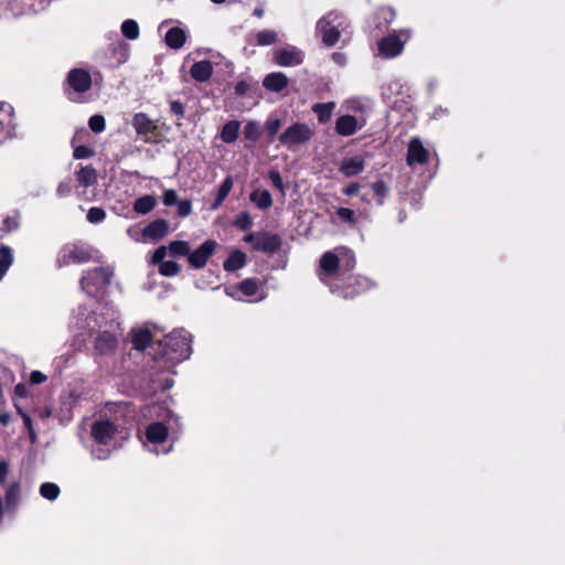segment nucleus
<instances>
[{
    "label": "nucleus",
    "instance_id": "1",
    "mask_svg": "<svg viewBox=\"0 0 565 565\" xmlns=\"http://www.w3.org/2000/svg\"><path fill=\"white\" fill-rule=\"evenodd\" d=\"M373 287L374 282L371 279L360 275L344 276V273L341 274V277L339 276L329 284V289L332 294L347 300L354 299Z\"/></svg>",
    "mask_w": 565,
    "mask_h": 565
},
{
    "label": "nucleus",
    "instance_id": "2",
    "mask_svg": "<svg viewBox=\"0 0 565 565\" xmlns=\"http://www.w3.org/2000/svg\"><path fill=\"white\" fill-rule=\"evenodd\" d=\"M313 136L312 129L305 122H294L278 137L279 143L292 149L307 143Z\"/></svg>",
    "mask_w": 565,
    "mask_h": 565
},
{
    "label": "nucleus",
    "instance_id": "3",
    "mask_svg": "<svg viewBox=\"0 0 565 565\" xmlns=\"http://www.w3.org/2000/svg\"><path fill=\"white\" fill-rule=\"evenodd\" d=\"M245 242L249 243L253 249L267 254L276 253L282 245L281 237L278 234H273L269 232H257L248 234L245 237Z\"/></svg>",
    "mask_w": 565,
    "mask_h": 565
},
{
    "label": "nucleus",
    "instance_id": "4",
    "mask_svg": "<svg viewBox=\"0 0 565 565\" xmlns=\"http://www.w3.org/2000/svg\"><path fill=\"white\" fill-rule=\"evenodd\" d=\"M110 268L99 267L88 271L81 280V286L88 295H93L98 289L109 285L113 277Z\"/></svg>",
    "mask_w": 565,
    "mask_h": 565
},
{
    "label": "nucleus",
    "instance_id": "5",
    "mask_svg": "<svg viewBox=\"0 0 565 565\" xmlns=\"http://www.w3.org/2000/svg\"><path fill=\"white\" fill-rule=\"evenodd\" d=\"M341 269V259L333 252H326L322 254L319 262V278L320 280L329 287V284L333 281L339 276Z\"/></svg>",
    "mask_w": 565,
    "mask_h": 565
},
{
    "label": "nucleus",
    "instance_id": "6",
    "mask_svg": "<svg viewBox=\"0 0 565 565\" xmlns=\"http://www.w3.org/2000/svg\"><path fill=\"white\" fill-rule=\"evenodd\" d=\"M305 54L296 46L279 49L274 54V62L280 66H297L302 64Z\"/></svg>",
    "mask_w": 565,
    "mask_h": 565
},
{
    "label": "nucleus",
    "instance_id": "7",
    "mask_svg": "<svg viewBox=\"0 0 565 565\" xmlns=\"http://www.w3.org/2000/svg\"><path fill=\"white\" fill-rule=\"evenodd\" d=\"M67 85L76 93H86L92 87V76L84 68H73L66 77Z\"/></svg>",
    "mask_w": 565,
    "mask_h": 565
},
{
    "label": "nucleus",
    "instance_id": "8",
    "mask_svg": "<svg viewBox=\"0 0 565 565\" xmlns=\"http://www.w3.org/2000/svg\"><path fill=\"white\" fill-rule=\"evenodd\" d=\"M396 12L393 8L382 6L379 7L370 17V26L379 32H384L394 21Z\"/></svg>",
    "mask_w": 565,
    "mask_h": 565
},
{
    "label": "nucleus",
    "instance_id": "9",
    "mask_svg": "<svg viewBox=\"0 0 565 565\" xmlns=\"http://www.w3.org/2000/svg\"><path fill=\"white\" fill-rule=\"evenodd\" d=\"M405 42L394 32L384 36L377 43L380 55L386 58H393L403 52Z\"/></svg>",
    "mask_w": 565,
    "mask_h": 565
},
{
    "label": "nucleus",
    "instance_id": "10",
    "mask_svg": "<svg viewBox=\"0 0 565 565\" xmlns=\"http://www.w3.org/2000/svg\"><path fill=\"white\" fill-rule=\"evenodd\" d=\"M332 15V13H328L327 15L322 17L317 23V31L321 35L322 43L329 47L335 45L340 39V31L335 26L331 25Z\"/></svg>",
    "mask_w": 565,
    "mask_h": 565
},
{
    "label": "nucleus",
    "instance_id": "11",
    "mask_svg": "<svg viewBox=\"0 0 565 565\" xmlns=\"http://www.w3.org/2000/svg\"><path fill=\"white\" fill-rule=\"evenodd\" d=\"M429 152L419 138H412L407 147L406 161L408 166L425 164L428 162Z\"/></svg>",
    "mask_w": 565,
    "mask_h": 565
},
{
    "label": "nucleus",
    "instance_id": "12",
    "mask_svg": "<svg viewBox=\"0 0 565 565\" xmlns=\"http://www.w3.org/2000/svg\"><path fill=\"white\" fill-rule=\"evenodd\" d=\"M363 127L355 116L341 115L335 120L334 130L339 136L350 137Z\"/></svg>",
    "mask_w": 565,
    "mask_h": 565
},
{
    "label": "nucleus",
    "instance_id": "13",
    "mask_svg": "<svg viewBox=\"0 0 565 565\" xmlns=\"http://www.w3.org/2000/svg\"><path fill=\"white\" fill-rule=\"evenodd\" d=\"M365 169V160L362 156H354L344 158L340 166L339 171L345 178H352L361 174Z\"/></svg>",
    "mask_w": 565,
    "mask_h": 565
},
{
    "label": "nucleus",
    "instance_id": "14",
    "mask_svg": "<svg viewBox=\"0 0 565 565\" xmlns=\"http://www.w3.org/2000/svg\"><path fill=\"white\" fill-rule=\"evenodd\" d=\"M118 340L117 338L108 332H100L95 339V350L100 355L113 354L117 349Z\"/></svg>",
    "mask_w": 565,
    "mask_h": 565
},
{
    "label": "nucleus",
    "instance_id": "15",
    "mask_svg": "<svg viewBox=\"0 0 565 565\" xmlns=\"http://www.w3.org/2000/svg\"><path fill=\"white\" fill-rule=\"evenodd\" d=\"M212 255V241H205L198 249L188 255L189 264L194 268H202Z\"/></svg>",
    "mask_w": 565,
    "mask_h": 565
},
{
    "label": "nucleus",
    "instance_id": "16",
    "mask_svg": "<svg viewBox=\"0 0 565 565\" xmlns=\"http://www.w3.org/2000/svg\"><path fill=\"white\" fill-rule=\"evenodd\" d=\"M115 428L109 420L96 422L92 427V436L99 444H107L114 436Z\"/></svg>",
    "mask_w": 565,
    "mask_h": 565
},
{
    "label": "nucleus",
    "instance_id": "17",
    "mask_svg": "<svg viewBox=\"0 0 565 565\" xmlns=\"http://www.w3.org/2000/svg\"><path fill=\"white\" fill-rule=\"evenodd\" d=\"M288 77L280 72L269 73L263 81V86L274 93H280L288 86Z\"/></svg>",
    "mask_w": 565,
    "mask_h": 565
},
{
    "label": "nucleus",
    "instance_id": "18",
    "mask_svg": "<svg viewBox=\"0 0 565 565\" xmlns=\"http://www.w3.org/2000/svg\"><path fill=\"white\" fill-rule=\"evenodd\" d=\"M169 232V224L167 221L159 218L150 224H148L143 231L142 235L147 238L159 241L163 238Z\"/></svg>",
    "mask_w": 565,
    "mask_h": 565
},
{
    "label": "nucleus",
    "instance_id": "19",
    "mask_svg": "<svg viewBox=\"0 0 565 565\" xmlns=\"http://www.w3.org/2000/svg\"><path fill=\"white\" fill-rule=\"evenodd\" d=\"M246 254L239 249H234L223 264V268L227 273L236 271L246 265Z\"/></svg>",
    "mask_w": 565,
    "mask_h": 565
},
{
    "label": "nucleus",
    "instance_id": "20",
    "mask_svg": "<svg viewBox=\"0 0 565 565\" xmlns=\"http://www.w3.org/2000/svg\"><path fill=\"white\" fill-rule=\"evenodd\" d=\"M164 40L169 47L179 50L184 45L186 35L184 30L173 26L167 32Z\"/></svg>",
    "mask_w": 565,
    "mask_h": 565
},
{
    "label": "nucleus",
    "instance_id": "21",
    "mask_svg": "<svg viewBox=\"0 0 565 565\" xmlns=\"http://www.w3.org/2000/svg\"><path fill=\"white\" fill-rule=\"evenodd\" d=\"M132 125L138 135H148L156 130V125L143 113H138L134 116Z\"/></svg>",
    "mask_w": 565,
    "mask_h": 565
},
{
    "label": "nucleus",
    "instance_id": "22",
    "mask_svg": "<svg viewBox=\"0 0 565 565\" xmlns=\"http://www.w3.org/2000/svg\"><path fill=\"white\" fill-rule=\"evenodd\" d=\"M239 129L241 122L238 120H230L222 127L220 138L225 143H232L237 140Z\"/></svg>",
    "mask_w": 565,
    "mask_h": 565
},
{
    "label": "nucleus",
    "instance_id": "23",
    "mask_svg": "<svg viewBox=\"0 0 565 565\" xmlns=\"http://www.w3.org/2000/svg\"><path fill=\"white\" fill-rule=\"evenodd\" d=\"M131 342L136 350H145L151 342L152 335L148 329H134L131 332Z\"/></svg>",
    "mask_w": 565,
    "mask_h": 565
},
{
    "label": "nucleus",
    "instance_id": "24",
    "mask_svg": "<svg viewBox=\"0 0 565 565\" xmlns=\"http://www.w3.org/2000/svg\"><path fill=\"white\" fill-rule=\"evenodd\" d=\"M190 74L198 82L207 81L212 74V66L209 61L196 62L192 65Z\"/></svg>",
    "mask_w": 565,
    "mask_h": 565
},
{
    "label": "nucleus",
    "instance_id": "25",
    "mask_svg": "<svg viewBox=\"0 0 565 565\" xmlns=\"http://www.w3.org/2000/svg\"><path fill=\"white\" fill-rule=\"evenodd\" d=\"M146 436L150 443H163L168 437V429L162 423H153L148 426Z\"/></svg>",
    "mask_w": 565,
    "mask_h": 565
},
{
    "label": "nucleus",
    "instance_id": "26",
    "mask_svg": "<svg viewBox=\"0 0 565 565\" xmlns=\"http://www.w3.org/2000/svg\"><path fill=\"white\" fill-rule=\"evenodd\" d=\"M249 200L260 210H267L273 205V198L268 190H254Z\"/></svg>",
    "mask_w": 565,
    "mask_h": 565
},
{
    "label": "nucleus",
    "instance_id": "27",
    "mask_svg": "<svg viewBox=\"0 0 565 565\" xmlns=\"http://www.w3.org/2000/svg\"><path fill=\"white\" fill-rule=\"evenodd\" d=\"M334 107L335 104L333 102L317 103L312 106V111L317 115L320 124H327L331 119Z\"/></svg>",
    "mask_w": 565,
    "mask_h": 565
},
{
    "label": "nucleus",
    "instance_id": "28",
    "mask_svg": "<svg viewBox=\"0 0 565 565\" xmlns=\"http://www.w3.org/2000/svg\"><path fill=\"white\" fill-rule=\"evenodd\" d=\"M76 179L81 185L87 188L97 182V172L92 166L82 167L76 172Z\"/></svg>",
    "mask_w": 565,
    "mask_h": 565
},
{
    "label": "nucleus",
    "instance_id": "29",
    "mask_svg": "<svg viewBox=\"0 0 565 565\" xmlns=\"http://www.w3.org/2000/svg\"><path fill=\"white\" fill-rule=\"evenodd\" d=\"M260 285L262 284L258 278H246L238 282L235 286V289L246 297H253L258 292Z\"/></svg>",
    "mask_w": 565,
    "mask_h": 565
},
{
    "label": "nucleus",
    "instance_id": "30",
    "mask_svg": "<svg viewBox=\"0 0 565 565\" xmlns=\"http://www.w3.org/2000/svg\"><path fill=\"white\" fill-rule=\"evenodd\" d=\"M157 204V200L153 195H143L137 199L134 203V211L138 214H148L151 212Z\"/></svg>",
    "mask_w": 565,
    "mask_h": 565
},
{
    "label": "nucleus",
    "instance_id": "31",
    "mask_svg": "<svg viewBox=\"0 0 565 565\" xmlns=\"http://www.w3.org/2000/svg\"><path fill=\"white\" fill-rule=\"evenodd\" d=\"M67 257H68V259H66V256H64V260H63L64 264H67L70 260H72L74 263L87 262L92 257V255L87 249L74 245L70 249Z\"/></svg>",
    "mask_w": 565,
    "mask_h": 565
},
{
    "label": "nucleus",
    "instance_id": "32",
    "mask_svg": "<svg viewBox=\"0 0 565 565\" xmlns=\"http://www.w3.org/2000/svg\"><path fill=\"white\" fill-rule=\"evenodd\" d=\"M254 44L257 46H267L276 43L278 41V35L275 31L271 30H262L258 31L255 35Z\"/></svg>",
    "mask_w": 565,
    "mask_h": 565
},
{
    "label": "nucleus",
    "instance_id": "33",
    "mask_svg": "<svg viewBox=\"0 0 565 565\" xmlns=\"http://www.w3.org/2000/svg\"><path fill=\"white\" fill-rule=\"evenodd\" d=\"M13 260L12 250L9 246L0 247V280L6 275Z\"/></svg>",
    "mask_w": 565,
    "mask_h": 565
},
{
    "label": "nucleus",
    "instance_id": "34",
    "mask_svg": "<svg viewBox=\"0 0 565 565\" xmlns=\"http://www.w3.org/2000/svg\"><path fill=\"white\" fill-rule=\"evenodd\" d=\"M243 135L246 140L256 142L260 138V135H262L259 124L256 121H248L244 126Z\"/></svg>",
    "mask_w": 565,
    "mask_h": 565
},
{
    "label": "nucleus",
    "instance_id": "35",
    "mask_svg": "<svg viewBox=\"0 0 565 565\" xmlns=\"http://www.w3.org/2000/svg\"><path fill=\"white\" fill-rule=\"evenodd\" d=\"M374 196L376 198V203L379 205L384 204V200L388 194V188L383 180H376L371 184Z\"/></svg>",
    "mask_w": 565,
    "mask_h": 565
},
{
    "label": "nucleus",
    "instance_id": "36",
    "mask_svg": "<svg viewBox=\"0 0 565 565\" xmlns=\"http://www.w3.org/2000/svg\"><path fill=\"white\" fill-rule=\"evenodd\" d=\"M356 264L354 254L345 249L343 254V258L341 259V269L340 274L344 273V276L351 275L350 273L354 269Z\"/></svg>",
    "mask_w": 565,
    "mask_h": 565
},
{
    "label": "nucleus",
    "instance_id": "37",
    "mask_svg": "<svg viewBox=\"0 0 565 565\" xmlns=\"http://www.w3.org/2000/svg\"><path fill=\"white\" fill-rule=\"evenodd\" d=\"M121 32L127 39L135 40L139 35V26L135 20H126L121 24Z\"/></svg>",
    "mask_w": 565,
    "mask_h": 565
},
{
    "label": "nucleus",
    "instance_id": "38",
    "mask_svg": "<svg viewBox=\"0 0 565 565\" xmlns=\"http://www.w3.org/2000/svg\"><path fill=\"white\" fill-rule=\"evenodd\" d=\"M169 252L172 256L189 255L190 246L184 241H174L169 244Z\"/></svg>",
    "mask_w": 565,
    "mask_h": 565
},
{
    "label": "nucleus",
    "instance_id": "39",
    "mask_svg": "<svg viewBox=\"0 0 565 565\" xmlns=\"http://www.w3.org/2000/svg\"><path fill=\"white\" fill-rule=\"evenodd\" d=\"M40 493L47 500H55L60 494V488L52 482H45L40 487Z\"/></svg>",
    "mask_w": 565,
    "mask_h": 565
},
{
    "label": "nucleus",
    "instance_id": "40",
    "mask_svg": "<svg viewBox=\"0 0 565 565\" xmlns=\"http://www.w3.org/2000/svg\"><path fill=\"white\" fill-rule=\"evenodd\" d=\"M233 186V181H232V178L231 177H227L223 183L221 184L218 191H217V195H216V199L214 200V209L221 204L224 199L227 196V194L230 193L231 189Z\"/></svg>",
    "mask_w": 565,
    "mask_h": 565
},
{
    "label": "nucleus",
    "instance_id": "41",
    "mask_svg": "<svg viewBox=\"0 0 565 565\" xmlns=\"http://www.w3.org/2000/svg\"><path fill=\"white\" fill-rule=\"evenodd\" d=\"M20 498V486L18 482L12 483L6 492V502L8 507L17 504Z\"/></svg>",
    "mask_w": 565,
    "mask_h": 565
},
{
    "label": "nucleus",
    "instance_id": "42",
    "mask_svg": "<svg viewBox=\"0 0 565 565\" xmlns=\"http://www.w3.org/2000/svg\"><path fill=\"white\" fill-rule=\"evenodd\" d=\"M335 214L342 222L348 223L352 226H354L356 223L355 213L353 210L349 207H339L337 209Z\"/></svg>",
    "mask_w": 565,
    "mask_h": 565
},
{
    "label": "nucleus",
    "instance_id": "43",
    "mask_svg": "<svg viewBox=\"0 0 565 565\" xmlns=\"http://www.w3.org/2000/svg\"><path fill=\"white\" fill-rule=\"evenodd\" d=\"M159 271L163 276H175L180 271V266L175 262L167 260L159 265Z\"/></svg>",
    "mask_w": 565,
    "mask_h": 565
},
{
    "label": "nucleus",
    "instance_id": "44",
    "mask_svg": "<svg viewBox=\"0 0 565 565\" xmlns=\"http://www.w3.org/2000/svg\"><path fill=\"white\" fill-rule=\"evenodd\" d=\"M88 126L92 131L99 134L105 129V118L102 115H94L88 120Z\"/></svg>",
    "mask_w": 565,
    "mask_h": 565
},
{
    "label": "nucleus",
    "instance_id": "45",
    "mask_svg": "<svg viewBox=\"0 0 565 565\" xmlns=\"http://www.w3.org/2000/svg\"><path fill=\"white\" fill-rule=\"evenodd\" d=\"M106 216V213L100 207H90L87 213V220L90 223H98L103 221Z\"/></svg>",
    "mask_w": 565,
    "mask_h": 565
},
{
    "label": "nucleus",
    "instance_id": "46",
    "mask_svg": "<svg viewBox=\"0 0 565 565\" xmlns=\"http://www.w3.org/2000/svg\"><path fill=\"white\" fill-rule=\"evenodd\" d=\"M268 175H269V179H270L271 184L274 185V188H276L281 193H284L285 192V184H284L282 178H281L279 171L270 170Z\"/></svg>",
    "mask_w": 565,
    "mask_h": 565
},
{
    "label": "nucleus",
    "instance_id": "47",
    "mask_svg": "<svg viewBox=\"0 0 565 565\" xmlns=\"http://www.w3.org/2000/svg\"><path fill=\"white\" fill-rule=\"evenodd\" d=\"M252 86H253L252 81L242 79V81L237 82V84L234 87L235 94L237 96H244L248 93V90L252 88Z\"/></svg>",
    "mask_w": 565,
    "mask_h": 565
},
{
    "label": "nucleus",
    "instance_id": "48",
    "mask_svg": "<svg viewBox=\"0 0 565 565\" xmlns=\"http://www.w3.org/2000/svg\"><path fill=\"white\" fill-rule=\"evenodd\" d=\"M280 126H281L280 119H273V120H268L266 122V130L268 132L270 141L273 140V138L276 136V134L280 129Z\"/></svg>",
    "mask_w": 565,
    "mask_h": 565
},
{
    "label": "nucleus",
    "instance_id": "49",
    "mask_svg": "<svg viewBox=\"0 0 565 565\" xmlns=\"http://www.w3.org/2000/svg\"><path fill=\"white\" fill-rule=\"evenodd\" d=\"M178 215L185 217L191 214L192 204L189 200L178 201Z\"/></svg>",
    "mask_w": 565,
    "mask_h": 565
},
{
    "label": "nucleus",
    "instance_id": "50",
    "mask_svg": "<svg viewBox=\"0 0 565 565\" xmlns=\"http://www.w3.org/2000/svg\"><path fill=\"white\" fill-rule=\"evenodd\" d=\"M163 204L171 206L178 203V194L174 190H166L162 198Z\"/></svg>",
    "mask_w": 565,
    "mask_h": 565
},
{
    "label": "nucleus",
    "instance_id": "51",
    "mask_svg": "<svg viewBox=\"0 0 565 565\" xmlns=\"http://www.w3.org/2000/svg\"><path fill=\"white\" fill-rule=\"evenodd\" d=\"M93 154H94V151L86 146H78L74 150V158H76V159L89 158Z\"/></svg>",
    "mask_w": 565,
    "mask_h": 565
},
{
    "label": "nucleus",
    "instance_id": "52",
    "mask_svg": "<svg viewBox=\"0 0 565 565\" xmlns=\"http://www.w3.org/2000/svg\"><path fill=\"white\" fill-rule=\"evenodd\" d=\"M166 256H167V247L160 246L159 248L156 249V252L152 255V263L160 265L161 263L164 262L163 259Z\"/></svg>",
    "mask_w": 565,
    "mask_h": 565
},
{
    "label": "nucleus",
    "instance_id": "53",
    "mask_svg": "<svg viewBox=\"0 0 565 565\" xmlns=\"http://www.w3.org/2000/svg\"><path fill=\"white\" fill-rule=\"evenodd\" d=\"M360 184L358 182H351L342 189V193L348 196L356 195L360 191Z\"/></svg>",
    "mask_w": 565,
    "mask_h": 565
},
{
    "label": "nucleus",
    "instance_id": "54",
    "mask_svg": "<svg viewBox=\"0 0 565 565\" xmlns=\"http://www.w3.org/2000/svg\"><path fill=\"white\" fill-rule=\"evenodd\" d=\"M170 110L171 113H173L174 115H177L178 117H182L184 115V107L183 105L178 102V100H173L171 102L170 104Z\"/></svg>",
    "mask_w": 565,
    "mask_h": 565
},
{
    "label": "nucleus",
    "instance_id": "55",
    "mask_svg": "<svg viewBox=\"0 0 565 565\" xmlns=\"http://www.w3.org/2000/svg\"><path fill=\"white\" fill-rule=\"evenodd\" d=\"M9 473V465L7 461H0V484H4Z\"/></svg>",
    "mask_w": 565,
    "mask_h": 565
},
{
    "label": "nucleus",
    "instance_id": "56",
    "mask_svg": "<svg viewBox=\"0 0 565 565\" xmlns=\"http://www.w3.org/2000/svg\"><path fill=\"white\" fill-rule=\"evenodd\" d=\"M46 380V376L40 371H33L30 375V382L32 384H41Z\"/></svg>",
    "mask_w": 565,
    "mask_h": 565
},
{
    "label": "nucleus",
    "instance_id": "57",
    "mask_svg": "<svg viewBox=\"0 0 565 565\" xmlns=\"http://www.w3.org/2000/svg\"><path fill=\"white\" fill-rule=\"evenodd\" d=\"M3 225L6 226L7 231H12L19 226V222L15 217L8 216L4 220Z\"/></svg>",
    "mask_w": 565,
    "mask_h": 565
},
{
    "label": "nucleus",
    "instance_id": "58",
    "mask_svg": "<svg viewBox=\"0 0 565 565\" xmlns=\"http://www.w3.org/2000/svg\"><path fill=\"white\" fill-rule=\"evenodd\" d=\"M239 227L244 231L248 230L252 226V221L247 214L242 215V217L237 221Z\"/></svg>",
    "mask_w": 565,
    "mask_h": 565
},
{
    "label": "nucleus",
    "instance_id": "59",
    "mask_svg": "<svg viewBox=\"0 0 565 565\" xmlns=\"http://www.w3.org/2000/svg\"><path fill=\"white\" fill-rule=\"evenodd\" d=\"M71 192V184L70 182H61L57 186V194L58 195H67Z\"/></svg>",
    "mask_w": 565,
    "mask_h": 565
},
{
    "label": "nucleus",
    "instance_id": "60",
    "mask_svg": "<svg viewBox=\"0 0 565 565\" xmlns=\"http://www.w3.org/2000/svg\"><path fill=\"white\" fill-rule=\"evenodd\" d=\"M19 414L22 416L25 427L31 430L32 429V420L30 416L22 412V409L18 408Z\"/></svg>",
    "mask_w": 565,
    "mask_h": 565
},
{
    "label": "nucleus",
    "instance_id": "61",
    "mask_svg": "<svg viewBox=\"0 0 565 565\" xmlns=\"http://www.w3.org/2000/svg\"><path fill=\"white\" fill-rule=\"evenodd\" d=\"M189 354H190V345L185 339H182V349H181L180 356L188 358Z\"/></svg>",
    "mask_w": 565,
    "mask_h": 565
},
{
    "label": "nucleus",
    "instance_id": "62",
    "mask_svg": "<svg viewBox=\"0 0 565 565\" xmlns=\"http://www.w3.org/2000/svg\"><path fill=\"white\" fill-rule=\"evenodd\" d=\"M14 393H15V395L21 396V397L25 396L26 395V387H25V385L24 384H18L15 386V388H14Z\"/></svg>",
    "mask_w": 565,
    "mask_h": 565
},
{
    "label": "nucleus",
    "instance_id": "63",
    "mask_svg": "<svg viewBox=\"0 0 565 565\" xmlns=\"http://www.w3.org/2000/svg\"><path fill=\"white\" fill-rule=\"evenodd\" d=\"M11 420V416L9 413L4 412V413H1L0 414V423L3 425V426H7Z\"/></svg>",
    "mask_w": 565,
    "mask_h": 565
},
{
    "label": "nucleus",
    "instance_id": "64",
    "mask_svg": "<svg viewBox=\"0 0 565 565\" xmlns=\"http://www.w3.org/2000/svg\"><path fill=\"white\" fill-rule=\"evenodd\" d=\"M253 15L260 19L264 17V9L263 8H255L254 11H253Z\"/></svg>",
    "mask_w": 565,
    "mask_h": 565
}]
</instances>
